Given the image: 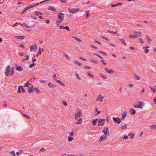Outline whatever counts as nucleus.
I'll return each instance as SVG.
<instances>
[{
    "instance_id": "nucleus-1",
    "label": "nucleus",
    "mask_w": 156,
    "mask_h": 156,
    "mask_svg": "<svg viewBox=\"0 0 156 156\" xmlns=\"http://www.w3.org/2000/svg\"><path fill=\"white\" fill-rule=\"evenodd\" d=\"M145 104L142 102H139L133 105V106L137 108H143Z\"/></svg>"
},
{
    "instance_id": "nucleus-2",
    "label": "nucleus",
    "mask_w": 156,
    "mask_h": 156,
    "mask_svg": "<svg viewBox=\"0 0 156 156\" xmlns=\"http://www.w3.org/2000/svg\"><path fill=\"white\" fill-rule=\"evenodd\" d=\"M30 52L32 51H36L37 49V46L35 44H32L30 46Z\"/></svg>"
},
{
    "instance_id": "nucleus-3",
    "label": "nucleus",
    "mask_w": 156,
    "mask_h": 156,
    "mask_svg": "<svg viewBox=\"0 0 156 156\" xmlns=\"http://www.w3.org/2000/svg\"><path fill=\"white\" fill-rule=\"evenodd\" d=\"M75 119H77V117H81L82 116V112L80 110L76 112L75 113Z\"/></svg>"
},
{
    "instance_id": "nucleus-4",
    "label": "nucleus",
    "mask_w": 156,
    "mask_h": 156,
    "mask_svg": "<svg viewBox=\"0 0 156 156\" xmlns=\"http://www.w3.org/2000/svg\"><path fill=\"white\" fill-rule=\"evenodd\" d=\"M105 122V119H100L98 120V125L99 126H103Z\"/></svg>"
},
{
    "instance_id": "nucleus-5",
    "label": "nucleus",
    "mask_w": 156,
    "mask_h": 156,
    "mask_svg": "<svg viewBox=\"0 0 156 156\" xmlns=\"http://www.w3.org/2000/svg\"><path fill=\"white\" fill-rule=\"evenodd\" d=\"M104 97L101 94H99L97 98L96 99V101L98 102V101L100 102H102Z\"/></svg>"
},
{
    "instance_id": "nucleus-6",
    "label": "nucleus",
    "mask_w": 156,
    "mask_h": 156,
    "mask_svg": "<svg viewBox=\"0 0 156 156\" xmlns=\"http://www.w3.org/2000/svg\"><path fill=\"white\" fill-rule=\"evenodd\" d=\"M10 71V66L9 65L7 66L6 68L5 75L8 76L9 75V73Z\"/></svg>"
},
{
    "instance_id": "nucleus-7",
    "label": "nucleus",
    "mask_w": 156,
    "mask_h": 156,
    "mask_svg": "<svg viewBox=\"0 0 156 156\" xmlns=\"http://www.w3.org/2000/svg\"><path fill=\"white\" fill-rule=\"evenodd\" d=\"M113 120L115 121V123H118V124L120 123L121 122V119H120L118 117H114L112 118Z\"/></svg>"
},
{
    "instance_id": "nucleus-8",
    "label": "nucleus",
    "mask_w": 156,
    "mask_h": 156,
    "mask_svg": "<svg viewBox=\"0 0 156 156\" xmlns=\"http://www.w3.org/2000/svg\"><path fill=\"white\" fill-rule=\"evenodd\" d=\"M70 12L73 13H75L79 11V9L78 8L75 9L74 8H69V9Z\"/></svg>"
},
{
    "instance_id": "nucleus-9",
    "label": "nucleus",
    "mask_w": 156,
    "mask_h": 156,
    "mask_svg": "<svg viewBox=\"0 0 156 156\" xmlns=\"http://www.w3.org/2000/svg\"><path fill=\"white\" fill-rule=\"evenodd\" d=\"M22 91L23 93H25L26 90L23 87V86H20L18 87V91L19 93H20Z\"/></svg>"
},
{
    "instance_id": "nucleus-10",
    "label": "nucleus",
    "mask_w": 156,
    "mask_h": 156,
    "mask_svg": "<svg viewBox=\"0 0 156 156\" xmlns=\"http://www.w3.org/2000/svg\"><path fill=\"white\" fill-rule=\"evenodd\" d=\"M75 120L76 121V122L75 123V124H81L83 122L82 119L80 117H77V119Z\"/></svg>"
},
{
    "instance_id": "nucleus-11",
    "label": "nucleus",
    "mask_w": 156,
    "mask_h": 156,
    "mask_svg": "<svg viewBox=\"0 0 156 156\" xmlns=\"http://www.w3.org/2000/svg\"><path fill=\"white\" fill-rule=\"evenodd\" d=\"M103 131L105 135H109V129L108 127H106L104 128Z\"/></svg>"
},
{
    "instance_id": "nucleus-12",
    "label": "nucleus",
    "mask_w": 156,
    "mask_h": 156,
    "mask_svg": "<svg viewBox=\"0 0 156 156\" xmlns=\"http://www.w3.org/2000/svg\"><path fill=\"white\" fill-rule=\"evenodd\" d=\"M58 17L59 19L62 20L64 19V15L63 13L59 12L58 13Z\"/></svg>"
},
{
    "instance_id": "nucleus-13",
    "label": "nucleus",
    "mask_w": 156,
    "mask_h": 156,
    "mask_svg": "<svg viewBox=\"0 0 156 156\" xmlns=\"http://www.w3.org/2000/svg\"><path fill=\"white\" fill-rule=\"evenodd\" d=\"M16 69L18 71L20 72L23 71V68H22L21 66H18L16 64Z\"/></svg>"
},
{
    "instance_id": "nucleus-14",
    "label": "nucleus",
    "mask_w": 156,
    "mask_h": 156,
    "mask_svg": "<svg viewBox=\"0 0 156 156\" xmlns=\"http://www.w3.org/2000/svg\"><path fill=\"white\" fill-rule=\"evenodd\" d=\"M105 70L106 72L109 73L110 74H111L114 73V71L113 69L109 70L107 68H105Z\"/></svg>"
},
{
    "instance_id": "nucleus-15",
    "label": "nucleus",
    "mask_w": 156,
    "mask_h": 156,
    "mask_svg": "<svg viewBox=\"0 0 156 156\" xmlns=\"http://www.w3.org/2000/svg\"><path fill=\"white\" fill-rule=\"evenodd\" d=\"M44 49L41 48V47H39V51L37 52V54L36 55L37 57H38L39 55H41L42 52L43 51Z\"/></svg>"
},
{
    "instance_id": "nucleus-16",
    "label": "nucleus",
    "mask_w": 156,
    "mask_h": 156,
    "mask_svg": "<svg viewBox=\"0 0 156 156\" xmlns=\"http://www.w3.org/2000/svg\"><path fill=\"white\" fill-rule=\"evenodd\" d=\"M107 138V136H105L104 135H102L100 139H99V141L100 142H101L104 140H105Z\"/></svg>"
},
{
    "instance_id": "nucleus-17",
    "label": "nucleus",
    "mask_w": 156,
    "mask_h": 156,
    "mask_svg": "<svg viewBox=\"0 0 156 156\" xmlns=\"http://www.w3.org/2000/svg\"><path fill=\"white\" fill-rule=\"evenodd\" d=\"M135 35L136 36V38L138 37H140L142 34V33L140 31H136L135 32Z\"/></svg>"
},
{
    "instance_id": "nucleus-18",
    "label": "nucleus",
    "mask_w": 156,
    "mask_h": 156,
    "mask_svg": "<svg viewBox=\"0 0 156 156\" xmlns=\"http://www.w3.org/2000/svg\"><path fill=\"white\" fill-rule=\"evenodd\" d=\"M150 89L153 92L155 93L156 92V86H153L150 87Z\"/></svg>"
},
{
    "instance_id": "nucleus-19",
    "label": "nucleus",
    "mask_w": 156,
    "mask_h": 156,
    "mask_svg": "<svg viewBox=\"0 0 156 156\" xmlns=\"http://www.w3.org/2000/svg\"><path fill=\"white\" fill-rule=\"evenodd\" d=\"M127 113L126 111L124 112L122 114V117L121 118V120H122L125 119L127 115Z\"/></svg>"
},
{
    "instance_id": "nucleus-20",
    "label": "nucleus",
    "mask_w": 156,
    "mask_h": 156,
    "mask_svg": "<svg viewBox=\"0 0 156 156\" xmlns=\"http://www.w3.org/2000/svg\"><path fill=\"white\" fill-rule=\"evenodd\" d=\"M129 112L131 115H134L136 113V111L134 108H131L129 110Z\"/></svg>"
},
{
    "instance_id": "nucleus-21",
    "label": "nucleus",
    "mask_w": 156,
    "mask_h": 156,
    "mask_svg": "<svg viewBox=\"0 0 156 156\" xmlns=\"http://www.w3.org/2000/svg\"><path fill=\"white\" fill-rule=\"evenodd\" d=\"M149 47V46H147L146 47H144L143 48L145 49L144 52L145 53L147 54L148 53L149 51V50L148 49Z\"/></svg>"
},
{
    "instance_id": "nucleus-22",
    "label": "nucleus",
    "mask_w": 156,
    "mask_h": 156,
    "mask_svg": "<svg viewBox=\"0 0 156 156\" xmlns=\"http://www.w3.org/2000/svg\"><path fill=\"white\" fill-rule=\"evenodd\" d=\"M15 38L19 39H23L25 38V36H15Z\"/></svg>"
},
{
    "instance_id": "nucleus-23",
    "label": "nucleus",
    "mask_w": 156,
    "mask_h": 156,
    "mask_svg": "<svg viewBox=\"0 0 156 156\" xmlns=\"http://www.w3.org/2000/svg\"><path fill=\"white\" fill-rule=\"evenodd\" d=\"M120 128L121 129H126L127 128V124H124L123 125H121Z\"/></svg>"
},
{
    "instance_id": "nucleus-24",
    "label": "nucleus",
    "mask_w": 156,
    "mask_h": 156,
    "mask_svg": "<svg viewBox=\"0 0 156 156\" xmlns=\"http://www.w3.org/2000/svg\"><path fill=\"white\" fill-rule=\"evenodd\" d=\"M48 9V10H51L54 12H56V10L55 8L54 7L52 6L49 7Z\"/></svg>"
},
{
    "instance_id": "nucleus-25",
    "label": "nucleus",
    "mask_w": 156,
    "mask_h": 156,
    "mask_svg": "<svg viewBox=\"0 0 156 156\" xmlns=\"http://www.w3.org/2000/svg\"><path fill=\"white\" fill-rule=\"evenodd\" d=\"M15 68L14 66H13L12 67L11 72L10 73V75L11 76H13L14 75L15 72Z\"/></svg>"
},
{
    "instance_id": "nucleus-26",
    "label": "nucleus",
    "mask_w": 156,
    "mask_h": 156,
    "mask_svg": "<svg viewBox=\"0 0 156 156\" xmlns=\"http://www.w3.org/2000/svg\"><path fill=\"white\" fill-rule=\"evenodd\" d=\"M150 127L151 129H156V124L151 125L150 126Z\"/></svg>"
},
{
    "instance_id": "nucleus-27",
    "label": "nucleus",
    "mask_w": 156,
    "mask_h": 156,
    "mask_svg": "<svg viewBox=\"0 0 156 156\" xmlns=\"http://www.w3.org/2000/svg\"><path fill=\"white\" fill-rule=\"evenodd\" d=\"M146 39L148 43L149 44L151 43L152 40L148 35L147 36Z\"/></svg>"
},
{
    "instance_id": "nucleus-28",
    "label": "nucleus",
    "mask_w": 156,
    "mask_h": 156,
    "mask_svg": "<svg viewBox=\"0 0 156 156\" xmlns=\"http://www.w3.org/2000/svg\"><path fill=\"white\" fill-rule=\"evenodd\" d=\"M31 8V7H26L24 8V9L23 10V11L21 13L23 14L28 9H30Z\"/></svg>"
},
{
    "instance_id": "nucleus-29",
    "label": "nucleus",
    "mask_w": 156,
    "mask_h": 156,
    "mask_svg": "<svg viewBox=\"0 0 156 156\" xmlns=\"http://www.w3.org/2000/svg\"><path fill=\"white\" fill-rule=\"evenodd\" d=\"M99 76L103 78L104 79H107V77L104 75L102 73H100L99 75Z\"/></svg>"
},
{
    "instance_id": "nucleus-30",
    "label": "nucleus",
    "mask_w": 156,
    "mask_h": 156,
    "mask_svg": "<svg viewBox=\"0 0 156 156\" xmlns=\"http://www.w3.org/2000/svg\"><path fill=\"white\" fill-rule=\"evenodd\" d=\"M48 85L51 88H54L55 86L51 82L49 83Z\"/></svg>"
},
{
    "instance_id": "nucleus-31",
    "label": "nucleus",
    "mask_w": 156,
    "mask_h": 156,
    "mask_svg": "<svg viewBox=\"0 0 156 156\" xmlns=\"http://www.w3.org/2000/svg\"><path fill=\"white\" fill-rule=\"evenodd\" d=\"M34 90L36 92L37 94H40L41 92L40 90L38 89V88L37 87H35L34 88Z\"/></svg>"
},
{
    "instance_id": "nucleus-32",
    "label": "nucleus",
    "mask_w": 156,
    "mask_h": 156,
    "mask_svg": "<svg viewBox=\"0 0 156 156\" xmlns=\"http://www.w3.org/2000/svg\"><path fill=\"white\" fill-rule=\"evenodd\" d=\"M129 136H130L129 139H133V137L135 135V134L133 133H129L128 134Z\"/></svg>"
},
{
    "instance_id": "nucleus-33",
    "label": "nucleus",
    "mask_w": 156,
    "mask_h": 156,
    "mask_svg": "<svg viewBox=\"0 0 156 156\" xmlns=\"http://www.w3.org/2000/svg\"><path fill=\"white\" fill-rule=\"evenodd\" d=\"M62 21V20L59 19L57 20L56 22V24L57 25H59Z\"/></svg>"
},
{
    "instance_id": "nucleus-34",
    "label": "nucleus",
    "mask_w": 156,
    "mask_h": 156,
    "mask_svg": "<svg viewBox=\"0 0 156 156\" xmlns=\"http://www.w3.org/2000/svg\"><path fill=\"white\" fill-rule=\"evenodd\" d=\"M120 41L123 44L125 45H126V44L125 41V40L122 38H121L120 39Z\"/></svg>"
},
{
    "instance_id": "nucleus-35",
    "label": "nucleus",
    "mask_w": 156,
    "mask_h": 156,
    "mask_svg": "<svg viewBox=\"0 0 156 156\" xmlns=\"http://www.w3.org/2000/svg\"><path fill=\"white\" fill-rule=\"evenodd\" d=\"M97 120V119H93L92 120V122L93 125H95L96 124Z\"/></svg>"
},
{
    "instance_id": "nucleus-36",
    "label": "nucleus",
    "mask_w": 156,
    "mask_h": 156,
    "mask_svg": "<svg viewBox=\"0 0 156 156\" xmlns=\"http://www.w3.org/2000/svg\"><path fill=\"white\" fill-rule=\"evenodd\" d=\"M33 88L34 86H32L29 88V92L30 93H32L33 89Z\"/></svg>"
},
{
    "instance_id": "nucleus-37",
    "label": "nucleus",
    "mask_w": 156,
    "mask_h": 156,
    "mask_svg": "<svg viewBox=\"0 0 156 156\" xmlns=\"http://www.w3.org/2000/svg\"><path fill=\"white\" fill-rule=\"evenodd\" d=\"M75 75L76 77L79 80H81V77L79 76L78 73H75Z\"/></svg>"
},
{
    "instance_id": "nucleus-38",
    "label": "nucleus",
    "mask_w": 156,
    "mask_h": 156,
    "mask_svg": "<svg viewBox=\"0 0 156 156\" xmlns=\"http://www.w3.org/2000/svg\"><path fill=\"white\" fill-rule=\"evenodd\" d=\"M34 13L35 14L37 15H39L40 14H43L41 12H40L38 11H36Z\"/></svg>"
},
{
    "instance_id": "nucleus-39",
    "label": "nucleus",
    "mask_w": 156,
    "mask_h": 156,
    "mask_svg": "<svg viewBox=\"0 0 156 156\" xmlns=\"http://www.w3.org/2000/svg\"><path fill=\"white\" fill-rule=\"evenodd\" d=\"M129 37L130 38H136V36L135 34L133 35L130 34L129 35Z\"/></svg>"
},
{
    "instance_id": "nucleus-40",
    "label": "nucleus",
    "mask_w": 156,
    "mask_h": 156,
    "mask_svg": "<svg viewBox=\"0 0 156 156\" xmlns=\"http://www.w3.org/2000/svg\"><path fill=\"white\" fill-rule=\"evenodd\" d=\"M86 18H87L89 16L90 12L89 10H87L86 11Z\"/></svg>"
},
{
    "instance_id": "nucleus-41",
    "label": "nucleus",
    "mask_w": 156,
    "mask_h": 156,
    "mask_svg": "<svg viewBox=\"0 0 156 156\" xmlns=\"http://www.w3.org/2000/svg\"><path fill=\"white\" fill-rule=\"evenodd\" d=\"M74 63L75 64H77V65H79V66H82V64H81V63H80V62H79L78 61H77L76 60H75L74 61Z\"/></svg>"
},
{
    "instance_id": "nucleus-42",
    "label": "nucleus",
    "mask_w": 156,
    "mask_h": 156,
    "mask_svg": "<svg viewBox=\"0 0 156 156\" xmlns=\"http://www.w3.org/2000/svg\"><path fill=\"white\" fill-rule=\"evenodd\" d=\"M134 78L136 80H139L140 79L139 76L136 75H134Z\"/></svg>"
},
{
    "instance_id": "nucleus-43",
    "label": "nucleus",
    "mask_w": 156,
    "mask_h": 156,
    "mask_svg": "<svg viewBox=\"0 0 156 156\" xmlns=\"http://www.w3.org/2000/svg\"><path fill=\"white\" fill-rule=\"evenodd\" d=\"M73 139V138L71 136H68V140L69 142L72 141Z\"/></svg>"
},
{
    "instance_id": "nucleus-44",
    "label": "nucleus",
    "mask_w": 156,
    "mask_h": 156,
    "mask_svg": "<svg viewBox=\"0 0 156 156\" xmlns=\"http://www.w3.org/2000/svg\"><path fill=\"white\" fill-rule=\"evenodd\" d=\"M90 62H92L95 63H98V61H97L94 59H90Z\"/></svg>"
},
{
    "instance_id": "nucleus-45",
    "label": "nucleus",
    "mask_w": 156,
    "mask_h": 156,
    "mask_svg": "<svg viewBox=\"0 0 156 156\" xmlns=\"http://www.w3.org/2000/svg\"><path fill=\"white\" fill-rule=\"evenodd\" d=\"M87 75L91 78H93L94 77L93 75L90 72L87 73Z\"/></svg>"
},
{
    "instance_id": "nucleus-46",
    "label": "nucleus",
    "mask_w": 156,
    "mask_h": 156,
    "mask_svg": "<svg viewBox=\"0 0 156 156\" xmlns=\"http://www.w3.org/2000/svg\"><path fill=\"white\" fill-rule=\"evenodd\" d=\"M57 82L58 83H59V84H61L62 85V86H64L65 85V84H64L62 83L60 80H57Z\"/></svg>"
},
{
    "instance_id": "nucleus-47",
    "label": "nucleus",
    "mask_w": 156,
    "mask_h": 156,
    "mask_svg": "<svg viewBox=\"0 0 156 156\" xmlns=\"http://www.w3.org/2000/svg\"><path fill=\"white\" fill-rule=\"evenodd\" d=\"M22 114L24 117L27 118L28 119H30V117L29 116H28L27 115H26V114H24V113H23Z\"/></svg>"
},
{
    "instance_id": "nucleus-48",
    "label": "nucleus",
    "mask_w": 156,
    "mask_h": 156,
    "mask_svg": "<svg viewBox=\"0 0 156 156\" xmlns=\"http://www.w3.org/2000/svg\"><path fill=\"white\" fill-rule=\"evenodd\" d=\"M73 38H74L76 40H77L79 42H80L82 41L81 40H80V39H79V38H77V37H76V36H73Z\"/></svg>"
},
{
    "instance_id": "nucleus-49",
    "label": "nucleus",
    "mask_w": 156,
    "mask_h": 156,
    "mask_svg": "<svg viewBox=\"0 0 156 156\" xmlns=\"http://www.w3.org/2000/svg\"><path fill=\"white\" fill-rule=\"evenodd\" d=\"M62 104L65 106H67V103L65 101L63 100L62 101Z\"/></svg>"
},
{
    "instance_id": "nucleus-50",
    "label": "nucleus",
    "mask_w": 156,
    "mask_h": 156,
    "mask_svg": "<svg viewBox=\"0 0 156 156\" xmlns=\"http://www.w3.org/2000/svg\"><path fill=\"white\" fill-rule=\"evenodd\" d=\"M53 78L54 80H57V77L56 76L55 73H54L53 76Z\"/></svg>"
},
{
    "instance_id": "nucleus-51",
    "label": "nucleus",
    "mask_w": 156,
    "mask_h": 156,
    "mask_svg": "<svg viewBox=\"0 0 156 156\" xmlns=\"http://www.w3.org/2000/svg\"><path fill=\"white\" fill-rule=\"evenodd\" d=\"M139 41L142 44H143L144 42V41L141 38H139Z\"/></svg>"
},
{
    "instance_id": "nucleus-52",
    "label": "nucleus",
    "mask_w": 156,
    "mask_h": 156,
    "mask_svg": "<svg viewBox=\"0 0 156 156\" xmlns=\"http://www.w3.org/2000/svg\"><path fill=\"white\" fill-rule=\"evenodd\" d=\"M35 65V64L34 63H33L32 64H30L29 66V67L30 68H31L33 67Z\"/></svg>"
},
{
    "instance_id": "nucleus-53",
    "label": "nucleus",
    "mask_w": 156,
    "mask_h": 156,
    "mask_svg": "<svg viewBox=\"0 0 156 156\" xmlns=\"http://www.w3.org/2000/svg\"><path fill=\"white\" fill-rule=\"evenodd\" d=\"M36 56H34L32 58V62L34 63L36 60V59L35 58V57Z\"/></svg>"
},
{
    "instance_id": "nucleus-54",
    "label": "nucleus",
    "mask_w": 156,
    "mask_h": 156,
    "mask_svg": "<svg viewBox=\"0 0 156 156\" xmlns=\"http://www.w3.org/2000/svg\"><path fill=\"white\" fill-rule=\"evenodd\" d=\"M38 5H39V4H37V3L34 4L33 5L31 6L30 7H31V8H32L33 7H35Z\"/></svg>"
},
{
    "instance_id": "nucleus-55",
    "label": "nucleus",
    "mask_w": 156,
    "mask_h": 156,
    "mask_svg": "<svg viewBox=\"0 0 156 156\" xmlns=\"http://www.w3.org/2000/svg\"><path fill=\"white\" fill-rule=\"evenodd\" d=\"M35 27V26L34 25H32L31 26H27V25L26 26H25V27H26V28H30V27L32 28V27Z\"/></svg>"
},
{
    "instance_id": "nucleus-56",
    "label": "nucleus",
    "mask_w": 156,
    "mask_h": 156,
    "mask_svg": "<svg viewBox=\"0 0 156 156\" xmlns=\"http://www.w3.org/2000/svg\"><path fill=\"white\" fill-rule=\"evenodd\" d=\"M69 134L70 136H73V135L74 133L73 131H71L69 133Z\"/></svg>"
},
{
    "instance_id": "nucleus-57",
    "label": "nucleus",
    "mask_w": 156,
    "mask_h": 156,
    "mask_svg": "<svg viewBox=\"0 0 156 156\" xmlns=\"http://www.w3.org/2000/svg\"><path fill=\"white\" fill-rule=\"evenodd\" d=\"M10 153L13 156L15 155V151H10Z\"/></svg>"
},
{
    "instance_id": "nucleus-58",
    "label": "nucleus",
    "mask_w": 156,
    "mask_h": 156,
    "mask_svg": "<svg viewBox=\"0 0 156 156\" xmlns=\"http://www.w3.org/2000/svg\"><path fill=\"white\" fill-rule=\"evenodd\" d=\"M69 154L65 153L62 154L61 156H69Z\"/></svg>"
},
{
    "instance_id": "nucleus-59",
    "label": "nucleus",
    "mask_w": 156,
    "mask_h": 156,
    "mask_svg": "<svg viewBox=\"0 0 156 156\" xmlns=\"http://www.w3.org/2000/svg\"><path fill=\"white\" fill-rule=\"evenodd\" d=\"M117 30H116L115 32H112V34H117V36H119V34L117 33Z\"/></svg>"
},
{
    "instance_id": "nucleus-60",
    "label": "nucleus",
    "mask_w": 156,
    "mask_h": 156,
    "mask_svg": "<svg viewBox=\"0 0 156 156\" xmlns=\"http://www.w3.org/2000/svg\"><path fill=\"white\" fill-rule=\"evenodd\" d=\"M129 86L130 87H133L134 86V84L133 83H129Z\"/></svg>"
},
{
    "instance_id": "nucleus-61",
    "label": "nucleus",
    "mask_w": 156,
    "mask_h": 156,
    "mask_svg": "<svg viewBox=\"0 0 156 156\" xmlns=\"http://www.w3.org/2000/svg\"><path fill=\"white\" fill-rule=\"evenodd\" d=\"M84 68L86 69H91V68L90 67L88 66H84Z\"/></svg>"
},
{
    "instance_id": "nucleus-62",
    "label": "nucleus",
    "mask_w": 156,
    "mask_h": 156,
    "mask_svg": "<svg viewBox=\"0 0 156 156\" xmlns=\"http://www.w3.org/2000/svg\"><path fill=\"white\" fill-rule=\"evenodd\" d=\"M29 83V81H28L26 83H25L24 86L25 87H26L28 86V84Z\"/></svg>"
},
{
    "instance_id": "nucleus-63",
    "label": "nucleus",
    "mask_w": 156,
    "mask_h": 156,
    "mask_svg": "<svg viewBox=\"0 0 156 156\" xmlns=\"http://www.w3.org/2000/svg\"><path fill=\"white\" fill-rule=\"evenodd\" d=\"M100 53H101V54H102L104 55H107V54L105 52H104L103 51H100Z\"/></svg>"
},
{
    "instance_id": "nucleus-64",
    "label": "nucleus",
    "mask_w": 156,
    "mask_h": 156,
    "mask_svg": "<svg viewBox=\"0 0 156 156\" xmlns=\"http://www.w3.org/2000/svg\"><path fill=\"white\" fill-rule=\"evenodd\" d=\"M19 24V23H16L14 24L13 25V27H15V26H17Z\"/></svg>"
}]
</instances>
